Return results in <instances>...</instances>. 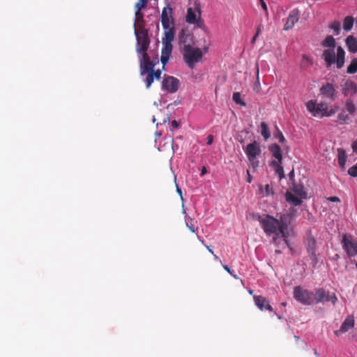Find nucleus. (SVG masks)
<instances>
[{
	"label": "nucleus",
	"mask_w": 357,
	"mask_h": 357,
	"mask_svg": "<svg viewBox=\"0 0 357 357\" xmlns=\"http://www.w3.org/2000/svg\"><path fill=\"white\" fill-rule=\"evenodd\" d=\"M321 46L326 48L322 53V58L326 62V66L331 67L333 63H336L338 69L343 67L344 64L345 52L341 46L337 47V54L335 56V48L336 42L332 36H327L321 42Z\"/></svg>",
	"instance_id": "f257e3e1"
},
{
	"label": "nucleus",
	"mask_w": 357,
	"mask_h": 357,
	"mask_svg": "<svg viewBox=\"0 0 357 357\" xmlns=\"http://www.w3.org/2000/svg\"><path fill=\"white\" fill-rule=\"evenodd\" d=\"M257 220L259 222L264 231L268 236L274 235L273 241L275 244L278 245L282 238L281 236L279 220L270 215L261 216L259 214L257 215Z\"/></svg>",
	"instance_id": "f03ea898"
},
{
	"label": "nucleus",
	"mask_w": 357,
	"mask_h": 357,
	"mask_svg": "<svg viewBox=\"0 0 357 357\" xmlns=\"http://www.w3.org/2000/svg\"><path fill=\"white\" fill-rule=\"evenodd\" d=\"M181 53L185 63L190 69H193L195 65L202 61L204 56V52L201 49L189 44L184 45Z\"/></svg>",
	"instance_id": "7ed1b4c3"
},
{
	"label": "nucleus",
	"mask_w": 357,
	"mask_h": 357,
	"mask_svg": "<svg viewBox=\"0 0 357 357\" xmlns=\"http://www.w3.org/2000/svg\"><path fill=\"white\" fill-rule=\"evenodd\" d=\"M306 107L312 116L319 118L331 116L336 112V110L333 108L328 109V105L326 102H321L317 103L315 100H309L306 103Z\"/></svg>",
	"instance_id": "20e7f679"
},
{
	"label": "nucleus",
	"mask_w": 357,
	"mask_h": 357,
	"mask_svg": "<svg viewBox=\"0 0 357 357\" xmlns=\"http://www.w3.org/2000/svg\"><path fill=\"white\" fill-rule=\"evenodd\" d=\"M291 191L292 192H287L286 193V200L294 206H300L302 204V199L307 198V193L303 185L294 183Z\"/></svg>",
	"instance_id": "39448f33"
},
{
	"label": "nucleus",
	"mask_w": 357,
	"mask_h": 357,
	"mask_svg": "<svg viewBox=\"0 0 357 357\" xmlns=\"http://www.w3.org/2000/svg\"><path fill=\"white\" fill-rule=\"evenodd\" d=\"M244 151L252 167L254 169L257 168L259 165V161L257 158L261 153L259 143L257 141H254L253 142L248 144L245 149H244Z\"/></svg>",
	"instance_id": "423d86ee"
},
{
	"label": "nucleus",
	"mask_w": 357,
	"mask_h": 357,
	"mask_svg": "<svg viewBox=\"0 0 357 357\" xmlns=\"http://www.w3.org/2000/svg\"><path fill=\"white\" fill-rule=\"evenodd\" d=\"M294 298L298 302L310 305L313 303V292L303 289L301 286H296L294 288Z\"/></svg>",
	"instance_id": "0eeeda50"
},
{
	"label": "nucleus",
	"mask_w": 357,
	"mask_h": 357,
	"mask_svg": "<svg viewBox=\"0 0 357 357\" xmlns=\"http://www.w3.org/2000/svg\"><path fill=\"white\" fill-rule=\"evenodd\" d=\"M292 220L293 215L291 213H284L280 215V220H278L280 228L281 238H282L285 245L289 248L291 252H293V249L289 245L286 230L287 229L289 225L291 224Z\"/></svg>",
	"instance_id": "6e6552de"
},
{
	"label": "nucleus",
	"mask_w": 357,
	"mask_h": 357,
	"mask_svg": "<svg viewBox=\"0 0 357 357\" xmlns=\"http://www.w3.org/2000/svg\"><path fill=\"white\" fill-rule=\"evenodd\" d=\"M337 300V296L334 293L331 294L323 288L317 289L313 293V302L315 301L317 303L331 301L333 304H335Z\"/></svg>",
	"instance_id": "1a4fd4ad"
},
{
	"label": "nucleus",
	"mask_w": 357,
	"mask_h": 357,
	"mask_svg": "<svg viewBox=\"0 0 357 357\" xmlns=\"http://www.w3.org/2000/svg\"><path fill=\"white\" fill-rule=\"evenodd\" d=\"M304 244L306 248L309 257L312 260L313 264L316 265L318 263V258L316 254L317 241L310 232L307 234L304 241Z\"/></svg>",
	"instance_id": "9d476101"
},
{
	"label": "nucleus",
	"mask_w": 357,
	"mask_h": 357,
	"mask_svg": "<svg viewBox=\"0 0 357 357\" xmlns=\"http://www.w3.org/2000/svg\"><path fill=\"white\" fill-rule=\"evenodd\" d=\"M135 33L136 35L137 42V52L141 53L146 52L150 43L147 31L142 30L141 31L138 32L135 30Z\"/></svg>",
	"instance_id": "9b49d317"
},
{
	"label": "nucleus",
	"mask_w": 357,
	"mask_h": 357,
	"mask_svg": "<svg viewBox=\"0 0 357 357\" xmlns=\"http://www.w3.org/2000/svg\"><path fill=\"white\" fill-rule=\"evenodd\" d=\"M162 28L167 29L169 26H174V20L173 18V9L167 6L163 8L160 16Z\"/></svg>",
	"instance_id": "f8f14e48"
},
{
	"label": "nucleus",
	"mask_w": 357,
	"mask_h": 357,
	"mask_svg": "<svg viewBox=\"0 0 357 357\" xmlns=\"http://www.w3.org/2000/svg\"><path fill=\"white\" fill-rule=\"evenodd\" d=\"M342 243L348 255L353 257L357 254V243L352 240L351 236L344 234Z\"/></svg>",
	"instance_id": "ddd939ff"
},
{
	"label": "nucleus",
	"mask_w": 357,
	"mask_h": 357,
	"mask_svg": "<svg viewBox=\"0 0 357 357\" xmlns=\"http://www.w3.org/2000/svg\"><path fill=\"white\" fill-rule=\"evenodd\" d=\"M179 86V80L174 77H165L162 83V89L169 93H175Z\"/></svg>",
	"instance_id": "4468645a"
},
{
	"label": "nucleus",
	"mask_w": 357,
	"mask_h": 357,
	"mask_svg": "<svg viewBox=\"0 0 357 357\" xmlns=\"http://www.w3.org/2000/svg\"><path fill=\"white\" fill-rule=\"evenodd\" d=\"M253 299L255 305L261 311L268 310L272 312L273 310L272 306L269 304L268 301L262 296H254Z\"/></svg>",
	"instance_id": "2eb2a0df"
},
{
	"label": "nucleus",
	"mask_w": 357,
	"mask_h": 357,
	"mask_svg": "<svg viewBox=\"0 0 357 357\" xmlns=\"http://www.w3.org/2000/svg\"><path fill=\"white\" fill-rule=\"evenodd\" d=\"M299 11L296 9H294L290 11L286 23L284 26L285 31L291 29L299 20Z\"/></svg>",
	"instance_id": "dca6fc26"
},
{
	"label": "nucleus",
	"mask_w": 357,
	"mask_h": 357,
	"mask_svg": "<svg viewBox=\"0 0 357 357\" xmlns=\"http://www.w3.org/2000/svg\"><path fill=\"white\" fill-rule=\"evenodd\" d=\"M172 49L173 45L172 43H166L162 42L160 60L163 66H165L168 62L172 52Z\"/></svg>",
	"instance_id": "f3484780"
},
{
	"label": "nucleus",
	"mask_w": 357,
	"mask_h": 357,
	"mask_svg": "<svg viewBox=\"0 0 357 357\" xmlns=\"http://www.w3.org/2000/svg\"><path fill=\"white\" fill-rule=\"evenodd\" d=\"M320 91L321 94L326 97L331 99L334 98L335 90L332 84L326 83V84L323 85L320 89Z\"/></svg>",
	"instance_id": "a211bd4d"
},
{
	"label": "nucleus",
	"mask_w": 357,
	"mask_h": 357,
	"mask_svg": "<svg viewBox=\"0 0 357 357\" xmlns=\"http://www.w3.org/2000/svg\"><path fill=\"white\" fill-rule=\"evenodd\" d=\"M357 91V86L353 81H347L343 86L342 92L344 96L353 95Z\"/></svg>",
	"instance_id": "6ab92c4d"
},
{
	"label": "nucleus",
	"mask_w": 357,
	"mask_h": 357,
	"mask_svg": "<svg viewBox=\"0 0 357 357\" xmlns=\"http://www.w3.org/2000/svg\"><path fill=\"white\" fill-rule=\"evenodd\" d=\"M268 150L271 151L273 157L277 160L276 161L282 160V150L278 144L275 143L270 144L268 146Z\"/></svg>",
	"instance_id": "aec40b11"
},
{
	"label": "nucleus",
	"mask_w": 357,
	"mask_h": 357,
	"mask_svg": "<svg viewBox=\"0 0 357 357\" xmlns=\"http://www.w3.org/2000/svg\"><path fill=\"white\" fill-rule=\"evenodd\" d=\"M164 31L165 36L162 38V42L166 43H172L175 36L174 26H169L167 29H164Z\"/></svg>",
	"instance_id": "412c9836"
},
{
	"label": "nucleus",
	"mask_w": 357,
	"mask_h": 357,
	"mask_svg": "<svg viewBox=\"0 0 357 357\" xmlns=\"http://www.w3.org/2000/svg\"><path fill=\"white\" fill-rule=\"evenodd\" d=\"M346 45L350 52H357V39L353 36H349L346 38Z\"/></svg>",
	"instance_id": "4be33fe9"
},
{
	"label": "nucleus",
	"mask_w": 357,
	"mask_h": 357,
	"mask_svg": "<svg viewBox=\"0 0 357 357\" xmlns=\"http://www.w3.org/2000/svg\"><path fill=\"white\" fill-rule=\"evenodd\" d=\"M354 326V320L353 317H347L344 322L342 323L340 328V333H344L353 328Z\"/></svg>",
	"instance_id": "5701e85b"
},
{
	"label": "nucleus",
	"mask_w": 357,
	"mask_h": 357,
	"mask_svg": "<svg viewBox=\"0 0 357 357\" xmlns=\"http://www.w3.org/2000/svg\"><path fill=\"white\" fill-rule=\"evenodd\" d=\"M197 18L195 10L191 7L188 8L186 15V22L189 24H195Z\"/></svg>",
	"instance_id": "b1692460"
},
{
	"label": "nucleus",
	"mask_w": 357,
	"mask_h": 357,
	"mask_svg": "<svg viewBox=\"0 0 357 357\" xmlns=\"http://www.w3.org/2000/svg\"><path fill=\"white\" fill-rule=\"evenodd\" d=\"M155 63L151 60L144 63L140 64L141 75H144L146 72H151L154 69Z\"/></svg>",
	"instance_id": "393cba45"
},
{
	"label": "nucleus",
	"mask_w": 357,
	"mask_h": 357,
	"mask_svg": "<svg viewBox=\"0 0 357 357\" xmlns=\"http://www.w3.org/2000/svg\"><path fill=\"white\" fill-rule=\"evenodd\" d=\"M281 163L282 161H272L271 162V165L274 167L275 172L279 175L280 179L284 178V173Z\"/></svg>",
	"instance_id": "a878e982"
},
{
	"label": "nucleus",
	"mask_w": 357,
	"mask_h": 357,
	"mask_svg": "<svg viewBox=\"0 0 357 357\" xmlns=\"http://www.w3.org/2000/svg\"><path fill=\"white\" fill-rule=\"evenodd\" d=\"M338 164L340 167L344 168L347 161V154L342 149H338Z\"/></svg>",
	"instance_id": "bb28decb"
},
{
	"label": "nucleus",
	"mask_w": 357,
	"mask_h": 357,
	"mask_svg": "<svg viewBox=\"0 0 357 357\" xmlns=\"http://www.w3.org/2000/svg\"><path fill=\"white\" fill-rule=\"evenodd\" d=\"M354 19L351 16H347L343 21V29L349 31H350L354 25Z\"/></svg>",
	"instance_id": "cd10ccee"
},
{
	"label": "nucleus",
	"mask_w": 357,
	"mask_h": 357,
	"mask_svg": "<svg viewBox=\"0 0 357 357\" xmlns=\"http://www.w3.org/2000/svg\"><path fill=\"white\" fill-rule=\"evenodd\" d=\"M260 127L261 135L265 140H267L271 137V133L267 124L265 122H261Z\"/></svg>",
	"instance_id": "c85d7f7f"
},
{
	"label": "nucleus",
	"mask_w": 357,
	"mask_h": 357,
	"mask_svg": "<svg viewBox=\"0 0 357 357\" xmlns=\"http://www.w3.org/2000/svg\"><path fill=\"white\" fill-rule=\"evenodd\" d=\"M347 73L349 74H354L357 72V59L354 58L351 60V63L347 67Z\"/></svg>",
	"instance_id": "c756f323"
},
{
	"label": "nucleus",
	"mask_w": 357,
	"mask_h": 357,
	"mask_svg": "<svg viewBox=\"0 0 357 357\" xmlns=\"http://www.w3.org/2000/svg\"><path fill=\"white\" fill-rule=\"evenodd\" d=\"M312 64V60L305 54L302 56L301 67L307 68Z\"/></svg>",
	"instance_id": "7c9ffc66"
},
{
	"label": "nucleus",
	"mask_w": 357,
	"mask_h": 357,
	"mask_svg": "<svg viewBox=\"0 0 357 357\" xmlns=\"http://www.w3.org/2000/svg\"><path fill=\"white\" fill-rule=\"evenodd\" d=\"M329 28L332 29L335 35H339L340 33V23L338 21H333L330 25Z\"/></svg>",
	"instance_id": "2f4dec72"
},
{
	"label": "nucleus",
	"mask_w": 357,
	"mask_h": 357,
	"mask_svg": "<svg viewBox=\"0 0 357 357\" xmlns=\"http://www.w3.org/2000/svg\"><path fill=\"white\" fill-rule=\"evenodd\" d=\"M232 99L234 102L236 104L240 105L241 106H245V102H243L241 98V94L238 92H235L233 93Z\"/></svg>",
	"instance_id": "473e14b6"
},
{
	"label": "nucleus",
	"mask_w": 357,
	"mask_h": 357,
	"mask_svg": "<svg viewBox=\"0 0 357 357\" xmlns=\"http://www.w3.org/2000/svg\"><path fill=\"white\" fill-rule=\"evenodd\" d=\"M186 227L189 229V230L192 232L195 233L197 228H195V225L193 223V220L188 217V219L185 221Z\"/></svg>",
	"instance_id": "72a5a7b5"
},
{
	"label": "nucleus",
	"mask_w": 357,
	"mask_h": 357,
	"mask_svg": "<svg viewBox=\"0 0 357 357\" xmlns=\"http://www.w3.org/2000/svg\"><path fill=\"white\" fill-rule=\"evenodd\" d=\"M147 1L144 0H139L138 2L135 6V11H137L138 14L142 9L144 8L146 6Z\"/></svg>",
	"instance_id": "f704fd0d"
},
{
	"label": "nucleus",
	"mask_w": 357,
	"mask_h": 357,
	"mask_svg": "<svg viewBox=\"0 0 357 357\" xmlns=\"http://www.w3.org/2000/svg\"><path fill=\"white\" fill-rule=\"evenodd\" d=\"M146 73H147V75H146V77L145 79L146 87L147 89H149V88H150L151 84L153 82L155 79H154L153 75L152 74L151 72H146Z\"/></svg>",
	"instance_id": "c9c22d12"
},
{
	"label": "nucleus",
	"mask_w": 357,
	"mask_h": 357,
	"mask_svg": "<svg viewBox=\"0 0 357 357\" xmlns=\"http://www.w3.org/2000/svg\"><path fill=\"white\" fill-rule=\"evenodd\" d=\"M346 109L351 114H353L356 111V107L351 101H347Z\"/></svg>",
	"instance_id": "e433bc0d"
},
{
	"label": "nucleus",
	"mask_w": 357,
	"mask_h": 357,
	"mask_svg": "<svg viewBox=\"0 0 357 357\" xmlns=\"http://www.w3.org/2000/svg\"><path fill=\"white\" fill-rule=\"evenodd\" d=\"M348 174L353 177H357V164L348 169Z\"/></svg>",
	"instance_id": "4c0bfd02"
},
{
	"label": "nucleus",
	"mask_w": 357,
	"mask_h": 357,
	"mask_svg": "<svg viewBox=\"0 0 357 357\" xmlns=\"http://www.w3.org/2000/svg\"><path fill=\"white\" fill-rule=\"evenodd\" d=\"M349 119V116L347 114H344V112L342 113H340L338 115H337V121L340 123H344L347 120H348Z\"/></svg>",
	"instance_id": "58836bf2"
},
{
	"label": "nucleus",
	"mask_w": 357,
	"mask_h": 357,
	"mask_svg": "<svg viewBox=\"0 0 357 357\" xmlns=\"http://www.w3.org/2000/svg\"><path fill=\"white\" fill-rule=\"evenodd\" d=\"M197 13H198V18L197 19V22L195 24H197V26L202 27L204 25V22L201 19V10L199 7L196 8Z\"/></svg>",
	"instance_id": "ea45409f"
},
{
	"label": "nucleus",
	"mask_w": 357,
	"mask_h": 357,
	"mask_svg": "<svg viewBox=\"0 0 357 357\" xmlns=\"http://www.w3.org/2000/svg\"><path fill=\"white\" fill-rule=\"evenodd\" d=\"M142 54V58L140 59V64L141 63H146V61H150V57L148 55V54L146 53V52H141L140 53Z\"/></svg>",
	"instance_id": "a19ab883"
},
{
	"label": "nucleus",
	"mask_w": 357,
	"mask_h": 357,
	"mask_svg": "<svg viewBox=\"0 0 357 357\" xmlns=\"http://www.w3.org/2000/svg\"><path fill=\"white\" fill-rule=\"evenodd\" d=\"M276 128H277V130H278V135H275V138H278L279 142H280V143L283 144L284 142H286V139H285V138H284V137L283 134L282 133V132H281V131H280V130H278V127H277V126H276Z\"/></svg>",
	"instance_id": "79ce46f5"
},
{
	"label": "nucleus",
	"mask_w": 357,
	"mask_h": 357,
	"mask_svg": "<svg viewBox=\"0 0 357 357\" xmlns=\"http://www.w3.org/2000/svg\"><path fill=\"white\" fill-rule=\"evenodd\" d=\"M152 74L153 75L154 79L159 80L161 77V71L160 70H157L156 71L154 70V69L151 71Z\"/></svg>",
	"instance_id": "37998d69"
},
{
	"label": "nucleus",
	"mask_w": 357,
	"mask_h": 357,
	"mask_svg": "<svg viewBox=\"0 0 357 357\" xmlns=\"http://www.w3.org/2000/svg\"><path fill=\"white\" fill-rule=\"evenodd\" d=\"M143 14L141 13V11H139V14L137 11H135V20L137 22V23L143 22Z\"/></svg>",
	"instance_id": "c03bdc74"
},
{
	"label": "nucleus",
	"mask_w": 357,
	"mask_h": 357,
	"mask_svg": "<svg viewBox=\"0 0 357 357\" xmlns=\"http://www.w3.org/2000/svg\"><path fill=\"white\" fill-rule=\"evenodd\" d=\"M259 3L261 4L262 9L265 11L266 13H267L268 8H267V6H266V3H265L264 0H259Z\"/></svg>",
	"instance_id": "a18cd8bd"
},
{
	"label": "nucleus",
	"mask_w": 357,
	"mask_h": 357,
	"mask_svg": "<svg viewBox=\"0 0 357 357\" xmlns=\"http://www.w3.org/2000/svg\"><path fill=\"white\" fill-rule=\"evenodd\" d=\"M206 139H207V142H206L207 145H211L213 142V136L211 135H209L207 137Z\"/></svg>",
	"instance_id": "49530a36"
},
{
	"label": "nucleus",
	"mask_w": 357,
	"mask_h": 357,
	"mask_svg": "<svg viewBox=\"0 0 357 357\" xmlns=\"http://www.w3.org/2000/svg\"><path fill=\"white\" fill-rule=\"evenodd\" d=\"M328 200L331 202H340V198L336 196L329 197Z\"/></svg>",
	"instance_id": "de8ad7c7"
},
{
	"label": "nucleus",
	"mask_w": 357,
	"mask_h": 357,
	"mask_svg": "<svg viewBox=\"0 0 357 357\" xmlns=\"http://www.w3.org/2000/svg\"><path fill=\"white\" fill-rule=\"evenodd\" d=\"M247 174H248L247 181H248V183H250L252 181V178L250 174L249 170H247Z\"/></svg>",
	"instance_id": "09e8293b"
},
{
	"label": "nucleus",
	"mask_w": 357,
	"mask_h": 357,
	"mask_svg": "<svg viewBox=\"0 0 357 357\" xmlns=\"http://www.w3.org/2000/svg\"><path fill=\"white\" fill-rule=\"evenodd\" d=\"M352 149L354 152H357V139L353 142Z\"/></svg>",
	"instance_id": "8fccbe9b"
},
{
	"label": "nucleus",
	"mask_w": 357,
	"mask_h": 357,
	"mask_svg": "<svg viewBox=\"0 0 357 357\" xmlns=\"http://www.w3.org/2000/svg\"><path fill=\"white\" fill-rule=\"evenodd\" d=\"M222 266L226 271H227L230 275H232V272L227 265H223Z\"/></svg>",
	"instance_id": "3c124183"
},
{
	"label": "nucleus",
	"mask_w": 357,
	"mask_h": 357,
	"mask_svg": "<svg viewBox=\"0 0 357 357\" xmlns=\"http://www.w3.org/2000/svg\"><path fill=\"white\" fill-rule=\"evenodd\" d=\"M259 31H260V30H259V29H257V31L256 34L253 36V38H252V43L255 42L256 38H257V36H258V35H259Z\"/></svg>",
	"instance_id": "603ef678"
},
{
	"label": "nucleus",
	"mask_w": 357,
	"mask_h": 357,
	"mask_svg": "<svg viewBox=\"0 0 357 357\" xmlns=\"http://www.w3.org/2000/svg\"><path fill=\"white\" fill-rule=\"evenodd\" d=\"M176 192H178V194L180 195L181 197V199L183 200V197H182V191L181 190L178 188V185H176Z\"/></svg>",
	"instance_id": "864d4df0"
},
{
	"label": "nucleus",
	"mask_w": 357,
	"mask_h": 357,
	"mask_svg": "<svg viewBox=\"0 0 357 357\" xmlns=\"http://www.w3.org/2000/svg\"><path fill=\"white\" fill-rule=\"evenodd\" d=\"M207 170H206V168L205 167H203L202 168V171H201V176H203L204 174H205L206 173Z\"/></svg>",
	"instance_id": "5fc2aeb1"
},
{
	"label": "nucleus",
	"mask_w": 357,
	"mask_h": 357,
	"mask_svg": "<svg viewBox=\"0 0 357 357\" xmlns=\"http://www.w3.org/2000/svg\"><path fill=\"white\" fill-rule=\"evenodd\" d=\"M172 126H174L175 128H177L178 126V123L175 120L172 121Z\"/></svg>",
	"instance_id": "6e6d98bb"
},
{
	"label": "nucleus",
	"mask_w": 357,
	"mask_h": 357,
	"mask_svg": "<svg viewBox=\"0 0 357 357\" xmlns=\"http://www.w3.org/2000/svg\"><path fill=\"white\" fill-rule=\"evenodd\" d=\"M205 247L206 248V249L213 255L214 252L213 251V250L211 248L210 246L208 245H205Z\"/></svg>",
	"instance_id": "4d7b16f0"
},
{
	"label": "nucleus",
	"mask_w": 357,
	"mask_h": 357,
	"mask_svg": "<svg viewBox=\"0 0 357 357\" xmlns=\"http://www.w3.org/2000/svg\"><path fill=\"white\" fill-rule=\"evenodd\" d=\"M266 194L268 195L269 191H270V186L268 185H266Z\"/></svg>",
	"instance_id": "13d9d810"
},
{
	"label": "nucleus",
	"mask_w": 357,
	"mask_h": 357,
	"mask_svg": "<svg viewBox=\"0 0 357 357\" xmlns=\"http://www.w3.org/2000/svg\"><path fill=\"white\" fill-rule=\"evenodd\" d=\"M202 52H204V54L208 52V47H205L202 50Z\"/></svg>",
	"instance_id": "bf43d9fd"
},
{
	"label": "nucleus",
	"mask_w": 357,
	"mask_h": 357,
	"mask_svg": "<svg viewBox=\"0 0 357 357\" xmlns=\"http://www.w3.org/2000/svg\"><path fill=\"white\" fill-rule=\"evenodd\" d=\"M213 257H214V258H215V259H219V260H220V263L222 262V261H221V260L219 259V257H218L216 255H215V254L213 253Z\"/></svg>",
	"instance_id": "052dcab7"
},
{
	"label": "nucleus",
	"mask_w": 357,
	"mask_h": 357,
	"mask_svg": "<svg viewBox=\"0 0 357 357\" xmlns=\"http://www.w3.org/2000/svg\"><path fill=\"white\" fill-rule=\"evenodd\" d=\"M232 275L235 279H239V278L238 277V275H236V274H233V273H232V275Z\"/></svg>",
	"instance_id": "680f3d73"
},
{
	"label": "nucleus",
	"mask_w": 357,
	"mask_h": 357,
	"mask_svg": "<svg viewBox=\"0 0 357 357\" xmlns=\"http://www.w3.org/2000/svg\"><path fill=\"white\" fill-rule=\"evenodd\" d=\"M275 252L276 254H280L281 253V251L279 250H275Z\"/></svg>",
	"instance_id": "e2e57ef3"
},
{
	"label": "nucleus",
	"mask_w": 357,
	"mask_h": 357,
	"mask_svg": "<svg viewBox=\"0 0 357 357\" xmlns=\"http://www.w3.org/2000/svg\"><path fill=\"white\" fill-rule=\"evenodd\" d=\"M292 175H294V169L289 173V176H292Z\"/></svg>",
	"instance_id": "0e129e2a"
},
{
	"label": "nucleus",
	"mask_w": 357,
	"mask_h": 357,
	"mask_svg": "<svg viewBox=\"0 0 357 357\" xmlns=\"http://www.w3.org/2000/svg\"><path fill=\"white\" fill-rule=\"evenodd\" d=\"M198 238H199V240L202 243H204V241L201 240V239H200V238H199V236H198Z\"/></svg>",
	"instance_id": "69168bd1"
},
{
	"label": "nucleus",
	"mask_w": 357,
	"mask_h": 357,
	"mask_svg": "<svg viewBox=\"0 0 357 357\" xmlns=\"http://www.w3.org/2000/svg\"><path fill=\"white\" fill-rule=\"evenodd\" d=\"M252 292H253V291H252V290H250V291H249V293H250V294H252Z\"/></svg>",
	"instance_id": "338daca9"
},
{
	"label": "nucleus",
	"mask_w": 357,
	"mask_h": 357,
	"mask_svg": "<svg viewBox=\"0 0 357 357\" xmlns=\"http://www.w3.org/2000/svg\"><path fill=\"white\" fill-rule=\"evenodd\" d=\"M356 268H357V262H356Z\"/></svg>",
	"instance_id": "774afa93"
}]
</instances>
